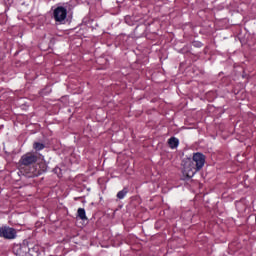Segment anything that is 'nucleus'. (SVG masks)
Returning a JSON list of instances; mask_svg holds the SVG:
<instances>
[{
	"label": "nucleus",
	"mask_w": 256,
	"mask_h": 256,
	"mask_svg": "<svg viewBox=\"0 0 256 256\" xmlns=\"http://www.w3.org/2000/svg\"><path fill=\"white\" fill-rule=\"evenodd\" d=\"M13 251L17 256H27V253H29V246H27L26 242L23 244H16L13 247Z\"/></svg>",
	"instance_id": "obj_2"
},
{
	"label": "nucleus",
	"mask_w": 256,
	"mask_h": 256,
	"mask_svg": "<svg viewBox=\"0 0 256 256\" xmlns=\"http://www.w3.org/2000/svg\"><path fill=\"white\" fill-rule=\"evenodd\" d=\"M204 165L205 155L199 152L194 153L192 160L188 158L184 161L182 173L184 177L191 179V177H193L197 171H201V169H203Z\"/></svg>",
	"instance_id": "obj_1"
},
{
	"label": "nucleus",
	"mask_w": 256,
	"mask_h": 256,
	"mask_svg": "<svg viewBox=\"0 0 256 256\" xmlns=\"http://www.w3.org/2000/svg\"><path fill=\"white\" fill-rule=\"evenodd\" d=\"M2 237L4 239H15L17 237V230L9 226H3Z\"/></svg>",
	"instance_id": "obj_4"
},
{
	"label": "nucleus",
	"mask_w": 256,
	"mask_h": 256,
	"mask_svg": "<svg viewBox=\"0 0 256 256\" xmlns=\"http://www.w3.org/2000/svg\"><path fill=\"white\" fill-rule=\"evenodd\" d=\"M67 18V9L64 7H58L54 10V19L55 21H65Z\"/></svg>",
	"instance_id": "obj_3"
},
{
	"label": "nucleus",
	"mask_w": 256,
	"mask_h": 256,
	"mask_svg": "<svg viewBox=\"0 0 256 256\" xmlns=\"http://www.w3.org/2000/svg\"><path fill=\"white\" fill-rule=\"evenodd\" d=\"M37 161V156L35 154L28 153L21 158L22 165H31Z\"/></svg>",
	"instance_id": "obj_5"
},
{
	"label": "nucleus",
	"mask_w": 256,
	"mask_h": 256,
	"mask_svg": "<svg viewBox=\"0 0 256 256\" xmlns=\"http://www.w3.org/2000/svg\"><path fill=\"white\" fill-rule=\"evenodd\" d=\"M0 237H3V227H0Z\"/></svg>",
	"instance_id": "obj_10"
},
{
	"label": "nucleus",
	"mask_w": 256,
	"mask_h": 256,
	"mask_svg": "<svg viewBox=\"0 0 256 256\" xmlns=\"http://www.w3.org/2000/svg\"><path fill=\"white\" fill-rule=\"evenodd\" d=\"M168 143L171 149H175L179 145V140L177 138H170Z\"/></svg>",
	"instance_id": "obj_7"
},
{
	"label": "nucleus",
	"mask_w": 256,
	"mask_h": 256,
	"mask_svg": "<svg viewBox=\"0 0 256 256\" xmlns=\"http://www.w3.org/2000/svg\"><path fill=\"white\" fill-rule=\"evenodd\" d=\"M45 145L39 143V142H35L34 143V149H36V151H41V149H44Z\"/></svg>",
	"instance_id": "obj_9"
},
{
	"label": "nucleus",
	"mask_w": 256,
	"mask_h": 256,
	"mask_svg": "<svg viewBox=\"0 0 256 256\" xmlns=\"http://www.w3.org/2000/svg\"><path fill=\"white\" fill-rule=\"evenodd\" d=\"M55 171H56V172L59 171V168H56Z\"/></svg>",
	"instance_id": "obj_11"
},
{
	"label": "nucleus",
	"mask_w": 256,
	"mask_h": 256,
	"mask_svg": "<svg viewBox=\"0 0 256 256\" xmlns=\"http://www.w3.org/2000/svg\"><path fill=\"white\" fill-rule=\"evenodd\" d=\"M78 217L82 220V221H87V215L85 214V209L83 208H79L78 211Z\"/></svg>",
	"instance_id": "obj_6"
},
{
	"label": "nucleus",
	"mask_w": 256,
	"mask_h": 256,
	"mask_svg": "<svg viewBox=\"0 0 256 256\" xmlns=\"http://www.w3.org/2000/svg\"><path fill=\"white\" fill-rule=\"evenodd\" d=\"M45 169H46V168H45V167H43L42 171H45Z\"/></svg>",
	"instance_id": "obj_12"
},
{
	"label": "nucleus",
	"mask_w": 256,
	"mask_h": 256,
	"mask_svg": "<svg viewBox=\"0 0 256 256\" xmlns=\"http://www.w3.org/2000/svg\"><path fill=\"white\" fill-rule=\"evenodd\" d=\"M125 195H127V189H123V190H121L120 192H118L117 198H118V199H124V198H125Z\"/></svg>",
	"instance_id": "obj_8"
}]
</instances>
